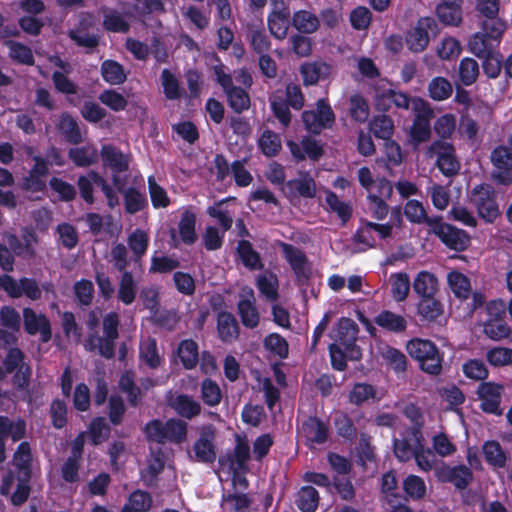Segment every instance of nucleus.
Segmentation results:
<instances>
[{
  "label": "nucleus",
  "mask_w": 512,
  "mask_h": 512,
  "mask_svg": "<svg viewBox=\"0 0 512 512\" xmlns=\"http://www.w3.org/2000/svg\"><path fill=\"white\" fill-rule=\"evenodd\" d=\"M119 315L111 311L107 313L102 321L103 335L97 332L89 333L84 341V348L88 352H97L105 359L115 357L116 340L119 338Z\"/></svg>",
  "instance_id": "obj_1"
},
{
  "label": "nucleus",
  "mask_w": 512,
  "mask_h": 512,
  "mask_svg": "<svg viewBox=\"0 0 512 512\" xmlns=\"http://www.w3.org/2000/svg\"><path fill=\"white\" fill-rule=\"evenodd\" d=\"M406 350L411 358L418 362L419 368L426 374L438 376L441 374L444 362V352L429 339L413 338L406 344Z\"/></svg>",
  "instance_id": "obj_2"
},
{
  "label": "nucleus",
  "mask_w": 512,
  "mask_h": 512,
  "mask_svg": "<svg viewBox=\"0 0 512 512\" xmlns=\"http://www.w3.org/2000/svg\"><path fill=\"white\" fill-rule=\"evenodd\" d=\"M144 432L148 440L158 444L165 442L181 444L187 439L188 424L178 418H170L165 422L153 419L146 423Z\"/></svg>",
  "instance_id": "obj_3"
},
{
  "label": "nucleus",
  "mask_w": 512,
  "mask_h": 512,
  "mask_svg": "<svg viewBox=\"0 0 512 512\" xmlns=\"http://www.w3.org/2000/svg\"><path fill=\"white\" fill-rule=\"evenodd\" d=\"M491 26L480 25V31L468 40L469 51L478 58L498 51L503 34L507 28L505 21H491Z\"/></svg>",
  "instance_id": "obj_4"
},
{
  "label": "nucleus",
  "mask_w": 512,
  "mask_h": 512,
  "mask_svg": "<svg viewBox=\"0 0 512 512\" xmlns=\"http://www.w3.org/2000/svg\"><path fill=\"white\" fill-rule=\"evenodd\" d=\"M335 113L326 98L316 101L315 109L302 112V121L305 129L315 135H319L325 129H331L335 124Z\"/></svg>",
  "instance_id": "obj_5"
},
{
  "label": "nucleus",
  "mask_w": 512,
  "mask_h": 512,
  "mask_svg": "<svg viewBox=\"0 0 512 512\" xmlns=\"http://www.w3.org/2000/svg\"><path fill=\"white\" fill-rule=\"evenodd\" d=\"M470 202L477 209L480 218L492 223L500 215L495 190L490 184L476 185L470 194Z\"/></svg>",
  "instance_id": "obj_6"
},
{
  "label": "nucleus",
  "mask_w": 512,
  "mask_h": 512,
  "mask_svg": "<svg viewBox=\"0 0 512 512\" xmlns=\"http://www.w3.org/2000/svg\"><path fill=\"white\" fill-rule=\"evenodd\" d=\"M431 232L450 250L463 252L471 244L470 235L463 229L449 223L442 222V217L437 216L436 223L431 227Z\"/></svg>",
  "instance_id": "obj_7"
},
{
  "label": "nucleus",
  "mask_w": 512,
  "mask_h": 512,
  "mask_svg": "<svg viewBox=\"0 0 512 512\" xmlns=\"http://www.w3.org/2000/svg\"><path fill=\"white\" fill-rule=\"evenodd\" d=\"M358 325L348 317H341L332 332V344H339L348 351L349 360H359L362 356L360 348L356 345Z\"/></svg>",
  "instance_id": "obj_8"
},
{
  "label": "nucleus",
  "mask_w": 512,
  "mask_h": 512,
  "mask_svg": "<svg viewBox=\"0 0 512 512\" xmlns=\"http://www.w3.org/2000/svg\"><path fill=\"white\" fill-rule=\"evenodd\" d=\"M283 256L293 271L298 286H307L312 277V265L306 254L289 243H281Z\"/></svg>",
  "instance_id": "obj_9"
},
{
  "label": "nucleus",
  "mask_w": 512,
  "mask_h": 512,
  "mask_svg": "<svg viewBox=\"0 0 512 512\" xmlns=\"http://www.w3.org/2000/svg\"><path fill=\"white\" fill-rule=\"evenodd\" d=\"M0 288L4 290L10 298L18 299L26 296L31 301L40 300L42 289L34 278L21 277L18 281L8 274H3Z\"/></svg>",
  "instance_id": "obj_10"
},
{
  "label": "nucleus",
  "mask_w": 512,
  "mask_h": 512,
  "mask_svg": "<svg viewBox=\"0 0 512 512\" xmlns=\"http://www.w3.org/2000/svg\"><path fill=\"white\" fill-rule=\"evenodd\" d=\"M431 155H435L436 166L446 177H452L458 174L460 163L456 157L455 147L444 140H435L429 147Z\"/></svg>",
  "instance_id": "obj_11"
},
{
  "label": "nucleus",
  "mask_w": 512,
  "mask_h": 512,
  "mask_svg": "<svg viewBox=\"0 0 512 512\" xmlns=\"http://www.w3.org/2000/svg\"><path fill=\"white\" fill-rule=\"evenodd\" d=\"M504 386L493 381L481 382L476 390L478 399L480 400V409L487 414L501 416L503 409L501 408L502 394Z\"/></svg>",
  "instance_id": "obj_12"
},
{
  "label": "nucleus",
  "mask_w": 512,
  "mask_h": 512,
  "mask_svg": "<svg viewBox=\"0 0 512 512\" xmlns=\"http://www.w3.org/2000/svg\"><path fill=\"white\" fill-rule=\"evenodd\" d=\"M424 442L422 431L404 428L401 432V438L393 439L394 455L400 462H408Z\"/></svg>",
  "instance_id": "obj_13"
},
{
  "label": "nucleus",
  "mask_w": 512,
  "mask_h": 512,
  "mask_svg": "<svg viewBox=\"0 0 512 512\" xmlns=\"http://www.w3.org/2000/svg\"><path fill=\"white\" fill-rule=\"evenodd\" d=\"M491 162L495 167L493 180L502 185L512 184V148L499 145L491 152Z\"/></svg>",
  "instance_id": "obj_14"
},
{
  "label": "nucleus",
  "mask_w": 512,
  "mask_h": 512,
  "mask_svg": "<svg viewBox=\"0 0 512 512\" xmlns=\"http://www.w3.org/2000/svg\"><path fill=\"white\" fill-rule=\"evenodd\" d=\"M24 331L31 336L40 334L41 341L46 343L52 337L51 323L45 314H37L31 307L22 309Z\"/></svg>",
  "instance_id": "obj_15"
},
{
  "label": "nucleus",
  "mask_w": 512,
  "mask_h": 512,
  "mask_svg": "<svg viewBox=\"0 0 512 512\" xmlns=\"http://www.w3.org/2000/svg\"><path fill=\"white\" fill-rule=\"evenodd\" d=\"M214 438L215 428L213 425L209 424L201 428L200 436L193 446L196 461L211 464L216 460Z\"/></svg>",
  "instance_id": "obj_16"
},
{
  "label": "nucleus",
  "mask_w": 512,
  "mask_h": 512,
  "mask_svg": "<svg viewBox=\"0 0 512 512\" xmlns=\"http://www.w3.org/2000/svg\"><path fill=\"white\" fill-rule=\"evenodd\" d=\"M291 13L284 2L275 5V8L268 14L267 24L273 37L283 40L287 37L291 23Z\"/></svg>",
  "instance_id": "obj_17"
},
{
  "label": "nucleus",
  "mask_w": 512,
  "mask_h": 512,
  "mask_svg": "<svg viewBox=\"0 0 512 512\" xmlns=\"http://www.w3.org/2000/svg\"><path fill=\"white\" fill-rule=\"evenodd\" d=\"M437 477L443 483H451L457 489L464 490L472 482L473 472L464 464L456 466L445 465L438 469Z\"/></svg>",
  "instance_id": "obj_18"
},
{
  "label": "nucleus",
  "mask_w": 512,
  "mask_h": 512,
  "mask_svg": "<svg viewBox=\"0 0 512 512\" xmlns=\"http://www.w3.org/2000/svg\"><path fill=\"white\" fill-rule=\"evenodd\" d=\"M410 103L411 97L407 93L391 88L378 91L375 97V108L383 113L393 108L408 110Z\"/></svg>",
  "instance_id": "obj_19"
},
{
  "label": "nucleus",
  "mask_w": 512,
  "mask_h": 512,
  "mask_svg": "<svg viewBox=\"0 0 512 512\" xmlns=\"http://www.w3.org/2000/svg\"><path fill=\"white\" fill-rule=\"evenodd\" d=\"M433 26H435V21L432 18H420L417 25L406 36L408 48L413 52L423 51L429 43L428 30Z\"/></svg>",
  "instance_id": "obj_20"
},
{
  "label": "nucleus",
  "mask_w": 512,
  "mask_h": 512,
  "mask_svg": "<svg viewBox=\"0 0 512 512\" xmlns=\"http://www.w3.org/2000/svg\"><path fill=\"white\" fill-rule=\"evenodd\" d=\"M217 335L223 343H233L238 339L240 327L236 317L228 311H220L216 320Z\"/></svg>",
  "instance_id": "obj_21"
},
{
  "label": "nucleus",
  "mask_w": 512,
  "mask_h": 512,
  "mask_svg": "<svg viewBox=\"0 0 512 512\" xmlns=\"http://www.w3.org/2000/svg\"><path fill=\"white\" fill-rule=\"evenodd\" d=\"M373 322L382 330L394 334H402L408 327V322L403 315L388 309L381 310L374 317Z\"/></svg>",
  "instance_id": "obj_22"
},
{
  "label": "nucleus",
  "mask_w": 512,
  "mask_h": 512,
  "mask_svg": "<svg viewBox=\"0 0 512 512\" xmlns=\"http://www.w3.org/2000/svg\"><path fill=\"white\" fill-rule=\"evenodd\" d=\"M463 0H442L436 7V15L445 25L458 26L462 22Z\"/></svg>",
  "instance_id": "obj_23"
},
{
  "label": "nucleus",
  "mask_w": 512,
  "mask_h": 512,
  "mask_svg": "<svg viewBox=\"0 0 512 512\" xmlns=\"http://www.w3.org/2000/svg\"><path fill=\"white\" fill-rule=\"evenodd\" d=\"M237 310L244 327L254 329L259 325L260 314L256 307L252 290L247 297H242L238 301Z\"/></svg>",
  "instance_id": "obj_24"
},
{
  "label": "nucleus",
  "mask_w": 512,
  "mask_h": 512,
  "mask_svg": "<svg viewBox=\"0 0 512 512\" xmlns=\"http://www.w3.org/2000/svg\"><path fill=\"white\" fill-rule=\"evenodd\" d=\"M101 157L103 164L113 173H122L129 169L128 158L114 146L104 145L101 149Z\"/></svg>",
  "instance_id": "obj_25"
},
{
  "label": "nucleus",
  "mask_w": 512,
  "mask_h": 512,
  "mask_svg": "<svg viewBox=\"0 0 512 512\" xmlns=\"http://www.w3.org/2000/svg\"><path fill=\"white\" fill-rule=\"evenodd\" d=\"M329 64L321 61L305 63L300 68V73L305 86L315 85L321 79H325L330 74Z\"/></svg>",
  "instance_id": "obj_26"
},
{
  "label": "nucleus",
  "mask_w": 512,
  "mask_h": 512,
  "mask_svg": "<svg viewBox=\"0 0 512 512\" xmlns=\"http://www.w3.org/2000/svg\"><path fill=\"white\" fill-rule=\"evenodd\" d=\"M246 37L256 54L260 55L270 51L271 41L261 24H248Z\"/></svg>",
  "instance_id": "obj_27"
},
{
  "label": "nucleus",
  "mask_w": 512,
  "mask_h": 512,
  "mask_svg": "<svg viewBox=\"0 0 512 512\" xmlns=\"http://www.w3.org/2000/svg\"><path fill=\"white\" fill-rule=\"evenodd\" d=\"M57 130L64 137L66 142L70 144L77 145L83 140L77 120L68 113H63L60 116Z\"/></svg>",
  "instance_id": "obj_28"
},
{
  "label": "nucleus",
  "mask_w": 512,
  "mask_h": 512,
  "mask_svg": "<svg viewBox=\"0 0 512 512\" xmlns=\"http://www.w3.org/2000/svg\"><path fill=\"white\" fill-rule=\"evenodd\" d=\"M302 429L310 442L323 444L328 439V426L316 416H310L304 421Z\"/></svg>",
  "instance_id": "obj_29"
},
{
  "label": "nucleus",
  "mask_w": 512,
  "mask_h": 512,
  "mask_svg": "<svg viewBox=\"0 0 512 512\" xmlns=\"http://www.w3.org/2000/svg\"><path fill=\"white\" fill-rule=\"evenodd\" d=\"M501 314H505L504 309L495 312V317L487 320L483 326L484 334L494 341L507 338L511 332L510 327L504 318L501 317Z\"/></svg>",
  "instance_id": "obj_30"
},
{
  "label": "nucleus",
  "mask_w": 512,
  "mask_h": 512,
  "mask_svg": "<svg viewBox=\"0 0 512 512\" xmlns=\"http://www.w3.org/2000/svg\"><path fill=\"white\" fill-rule=\"evenodd\" d=\"M32 461L33 455L30 444L27 441L21 442L13 455L12 461L16 475L32 476Z\"/></svg>",
  "instance_id": "obj_31"
},
{
  "label": "nucleus",
  "mask_w": 512,
  "mask_h": 512,
  "mask_svg": "<svg viewBox=\"0 0 512 512\" xmlns=\"http://www.w3.org/2000/svg\"><path fill=\"white\" fill-rule=\"evenodd\" d=\"M438 284V279L434 273L422 270L413 281V290L420 298L428 297L437 293Z\"/></svg>",
  "instance_id": "obj_32"
},
{
  "label": "nucleus",
  "mask_w": 512,
  "mask_h": 512,
  "mask_svg": "<svg viewBox=\"0 0 512 512\" xmlns=\"http://www.w3.org/2000/svg\"><path fill=\"white\" fill-rule=\"evenodd\" d=\"M149 235L142 229H135L127 238L129 249L133 253L132 261L135 264H140L142 257L146 254L149 247Z\"/></svg>",
  "instance_id": "obj_33"
},
{
  "label": "nucleus",
  "mask_w": 512,
  "mask_h": 512,
  "mask_svg": "<svg viewBox=\"0 0 512 512\" xmlns=\"http://www.w3.org/2000/svg\"><path fill=\"white\" fill-rule=\"evenodd\" d=\"M177 355L182 366L186 370L194 369L199 361V348L197 342L193 339L182 340L178 345Z\"/></svg>",
  "instance_id": "obj_34"
},
{
  "label": "nucleus",
  "mask_w": 512,
  "mask_h": 512,
  "mask_svg": "<svg viewBox=\"0 0 512 512\" xmlns=\"http://www.w3.org/2000/svg\"><path fill=\"white\" fill-rule=\"evenodd\" d=\"M408 221L414 224H427L430 228L436 223V217H429L423 204L415 199L408 200L403 211Z\"/></svg>",
  "instance_id": "obj_35"
},
{
  "label": "nucleus",
  "mask_w": 512,
  "mask_h": 512,
  "mask_svg": "<svg viewBox=\"0 0 512 512\" xmlns=\"http://www.w3.org/2000/svg\"><path fill=\"white\" fill-rule=\"evenodd\" d=\"M289 197L314 198L316 195V184L312 177L305 176L300 179H292L286 182Z\"/></svg>",
  "instance_id": "obj_36"
},
{
  "label": "nucleus",
  "mask_w": 512,
  "mask_h": 512,
  "mask_svg": "<svg viewBox=\"0 0 512 512\" xmlns=\"http://www.w3.org/2000/svg\"><path fill=\"white\" fill-rule=\"evenodd\" d=\"M292 26L302 34H312L320 26L319 18L308 10L296 11L291 18Z\"/></svg>",
  "instance_id": "obj_37"
},
{
  "label": "nucleus",
  "mask_w": 512,
  "mask_h": 512,
  "mask_svg": "<svg viewBox=\"0 0 512 512\" xmlns=\"http://www.w3.org/2000/svg\"><path fill=\"white\" fill-rule=\"evenodd\" d=\"M171 406L179 416L188 420L201 413L200 403L187 394L177 395Z\"/></svg>",
  "instance_id": "obj_38"
},
{
  "label": "nucleus",
  "mask_w": 512,
  "mask_h": 512,
  "mask_svg": "<svg viewBox=\"0 0 512 512\" xmlns=\"http://www.w3.org/2000/svg\"><path fill=\"white\" fill-rule=\"evenodd\" d=\"M196 215L193 211L187 209L182 212L178 223V231L181 241L186 245H193L197 240L195 230Z\"/></svg>",
  "instance_id": "obj_39"
},
{
  "label": "nucleus",
  "mask_w": 512,
  "mask_h": 512,
  "mask_svg": "<svg viewBox=\"0 0 512 512\" xmlns=\"http://www.w3.org/2000/svg\"><path fill=\"white\" fill-rule=\"evenodd\" d=\"M228 106L237 114L247 111L251 106L249 93L240 86H233L224 92Z\"/></svg>",
  "instance_id": "obj_40"
},
{
  "label": "nucleus",
  "mask_w": 512,
  "mask_h": 512,
  "mask_svg": "<svg viewBox=\"0 0 512 512\" xmlns=\"http://www.w3.org/2000/svg\"><path fill=\"white\" fill-rule=\"evenodd\" d=\"M101 76L110 85L123 84L127 79L123 65L112 59L104 60L101 63Z\"/></svg>",
  "instance_id": "obj_41"
},
{
  "label": "nucleus",
  "mask_w": 512,
  "mask_h": 512,
  "mask_svg": "<svg viewBox=\"0 0 512 512\" xmlns=\"http://www.w3.org/2000/svg\"><path fill=\"white\" fill-rule=\"evenodd\" d=\"M417 313L423 320L434 322L443 314V305L435 295L422 297L417 304Z\"/></svg>",
  "instance_id": "obj_42"
},
{
  "label": "nucleus",
  "mask_w": 512,
  "mask_h": 512,
  "mask_svg": "<svg viewBox=\"0 0 512 512\" xmlns=\"http://www.w3.org/2000/svg\"><path fill=\"white\" fill-rule=\"evenodd\" d=\"M137 291V283L132 272L125 271L122 273L117 293L118 301L124 305H131L136 299Z\"/></svg>",
  "instance_id": "obj_43"
},
{
  "label": "nucleus",
  "mask_w": 512,
  "mask_h": 512,
  "mask_svg": "<svg viewBox=\"0 0 512 512\" xmlns=\"http://www.w3.org/2000/svg\"><path fill=\"white\" fill-rule=\"evenodd\" d=\"M333 424L339 437L349 442L356 440L358 430L354 421L347 413L337 412L333 418Z\"/></svg>",
  "instance_id": "obj_44"
},
{
  "label": "nucleus",
  "mask_w": 512,
  "mask_h": 512,
  "mask_svg": "<svg viewBox=\"0 0 512 512\" xmlns=\"http://www.w3.org/2000/svg\"><path fill=\"white\" fill-rule=\"evenodd\" d=\"M237 253L242 264L250 270H260L263 268L260 254L253 248L248 240H240L237 245Z\"/></svg>",
  "instance_id": "obj_45"
},
{
  "label": "nucleus",
  "mask_w": 512,
  "mask_h": 512,
  "mask_svg": "<svg viewBox=\"0 0 512 512\" xmlns=\"http://www.w3.org/2000/svg\"><path fill=\"white\" fill-rule=\"evenodd\" d=\"M448 285L454 296L460 300H467L471 294L470 279L459 271H451L447 276Z\"/></svg>",
  "instance_id": "obj_46"
},
{
  "label": "nucleus",
  "mask_w": 512,
  "mask_h": 512,
  "mask_svg": "<svg viewBox=\"0 0 512 512\" xmlns=\"http://www.w3.org/2000/svg\"><path fill=\"white\" fill-rule=\"evenodd\" d=\"M320 496L316 488L311 485L303 486L297 493L296 505L302 512H315L318 508Z\"/></svg>",
  "instance_id": "obj_47"
},
{
  "label": "nucleus",
  "mask_w": 512,
  "mask_h": 512,
  "mask_svg": "<svg viewBox=\"0 0 512 512\" xmlns=\"http://www.w3.org/2000/svg\"><path fill=\"white\" fill-rule=\"evenodd\" d=\"M160 82L163 89V94L168 100H178L183 95V90L180 86L179 79L176 75L169 70L164 68L160 75Z\"/></svg>",
  "instance_id": "obj_48"
},
{
  "label": "nucleus",
  "mask_w": 512,
  "mask_h": 512,
  "mask_svg": "<svg viewBox=\"0 0 512 512\" xmlns=\"http://www.w3.org/2000/svg\"><path fill=\"white\" fill-rule=\"evenodd\" d=\"M5 46L9 49V57L13 61L27 66L34 65L35 59L29 46L14 40L5 41Z\"/></svg>",
  "instance_id": "obj_49"
},
{
  "label": "nucleus",
  "mask_w": 512,
  "mask_h": 512,
  "mask_svg": "<svg viewBox=\"0 0 512 512\" xmlns=\"http://www.w3.org/2000/svg\"><path fill=\"white\" fill-rule=\"evenodd\" d=\"M258 147L266 157H275L282 148L280 135L269 129L264 130L258 139Z\"/></svg>",
  "instance_id": "obj_50"
},
{
  "label": "nucleus",
  "mask_w": 512,
  "mask_h": 512,
  "mask_svg": "<svg viewBox=\"0 0 512 512\" xmlns=\"http://www.w3.org/2000/svg\"><path fill=\"white\" fill-rule=\"evenodd\" d=\"M430 135L431 125L429 113L417 114L410 129L412 140L416 143H423L429 140Z\"/></svg>",
  "instance_id": "obj_51"
},
{
  "label": "nucleus",
  "mask_w": 512,
  "mask_h": 512,
  "mask_svg": "<svg viewBox=\"0 0 512 512\" xmlns=\"http://www.w3.org/2000/svg\"><path fill=\"white\" fill-rule=\"evenodd\" d=\"M485 461L497 468H503L506 465L507 457L500 443L496 440H489L482 447Z\"/></svg>",
  "instance_id": "obj_52"
},
{
  "label": "nucleus",
  "mask_w": 512,
  "mask_h": 512,
  "mask_svg": "<svg viewBox=\"0 0 512 512\" xmlns=\"http://www.w3.org/2000/svg\"><path fill=\"white\" fill-rule=\"evenodd\" d=\"M140 359L151 369L159 368L163 359L159 355L157 341L155 338H149L140 346Z\"/></svg>",
  "instance_id": "obj_53"
},
{
  "label": "nucleus",
  "mask_w": 512,
  "mask_h": 512,
  "mask_svg": "<svg viewBox=\"0 0 512 512\" xmlns=\"http://www.w3.org/2000/svg\"><path fill=\"white\" fill-rule=\"evenodd\" d=\"M227 457L231 468L245 471L247 469V462L250 459V447L248 442L238 437L233 454H228Z\"/></svg>",
  "instance_id": "obj_54"
},
{
  "label": "nucleus",
  "mask_w": 512,
  "mask_h": 512,
  "mask_svg": "<svg viewBox=\"0 0 512 512\" xmlns=\"http://www.w3.org/2000/svg\"><path fill=\"white\" fill-rule=\"evenodd\" d=\"M102 26L112 33H127L130 30L129 22L114 9H106Z\"/></svg>",
  "instance_id": "obj_55"
},
{
  "label": "nucleus",
  "mask_w": 512,
  "mask_h": 512,
  "mask_svg": "<svg viewBox=\"0 0 512 512\" xmlns=\"http://www.w3.org/2000/svg\"><path fill=\"white\" fill-rule=\"evenodd\" d=\"M369 126L373 135L382 140L390 139L394 132L393 120L385 114L374 116Z\"/></svg>",
  "instance_id": "obj_56"
},
{
  "label": "nucleus",
  "mask_w": 512,
  "mask_h": 512,
  "mask_svg": "<svg viewBox=\"0 0 512 512\" xmlns=\"http://www.w3.org/2000/svg\"><path fill=\"white\" fill-rule=\"evenodd\" d=\"M391 279V295L397 302L404 301L410 291V279L407 273H393Z\"/></svg>",
  "instance_id": "obj_57"
},
{
  "label": "nucleus",
  "mask_w": 512,
  "mask_h": 512,
  "mask_svg": "<svg viewBox=\"0 0 512 512\" xmlns=\"http://www.w3.org/2000/svg\"><path fill=\"white\" fill-rule=\"evenodd\" d=\"M201 399L209 407H215L222 400V392L216 381L205 378L201 382Z\"/></svg>",
  "instance_id": "obj_58"
},
{
  "label": "nucleus",
  "mask_w": 512,
  "mask_h": 512,
  "mask_svg": "<svg viewBox=\"0 0 512 512\" xmlns=\"http://www.w3.org/2000/svg\"><path fill=\"white\" fill-rule=\"evenodd\" d=\"M376 397V389L368 383H355L349 392L348 400L351 404L360 406L370 399Z\"/></svg>",
  "instance_id": "obj_59"
},
{
  "label": "nucleus",
  "mask_w": 512,
  "mask_h": 512,
  "mask_svg": "<svg viewBox=\"0 0 512 512\" xmlns=\"http://www.w3.org/2000/svg\"><path fill=\"white\" fill-rule=\"evenodd\" d=\"M325 201L329 209L336 213L341 219L342 224L345 225L352 216V207L348 203L342 201L333 191L327 192Z\"/></svg>",
  "instance_id": "obj_60"
},
{
  "label": "nucleus",
  "mask_w": 512,
  "mask_h": 512,
  "mask_svg": "<svg viewBox=\"0 0 512 512\" xmlns=\"http://www.w3.org/2000/svg\"><path fill=\"white\" fill-rule=\"evenodd\" d=\"M480 59L482 60L481 67L483 73L489 79H496L500 76L503 69V56L499 51H494L493 53H489V55H484Z\"/></svg>",
  "instance_id": "obj_61"
},
{
  "label": "nucleus",
  "mask_w": 512,
  "mask_h": 512,
  "mask_svg": "<svg viewBox=\"0 0 512 512\" xmlns=\"http://www.w3.org/2000/svg\"><path fill=\"white\" fill-rule=\"evenodd\" d=\"M462 372L468 379L484 382L489 376V370L483 360L469 359L462 364Z\"/></svg>",
  "instance_id": "obj_62"
},
{
  "label": "nucleus",
  "mask_w": 512,
  "mask_h": 512,
  "mask_svg": "<svg viewBox=\"0 0 512 512\" xmlns=\"http://www.w3.org/2000/svg\"><path fill=\"white\" fill-rule=\"evenodd\" d=\"M479 76V64L470 57L463 58L459 63V79L465 86H470L476 82Z\"/></svg>",
  "instance_id": "obj_63"
},
{
  "label": "nucleus",
  "mask_w": 512,
  "mask_h": 512,
  "mask_svg": "<svg viewBox=\"0 0 512 512\" xmlns=\"http://www.w3.org/2000/svg\"><path fill=\"white\" fill-rule=\"evenodd\" d=\"M486 361L493 367H503L512 364V348L496 346L487 350Z\"/></svg>",
  "instance_id": "obj_64"
}]
</instances>
